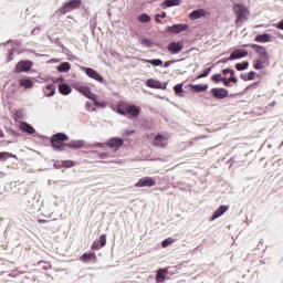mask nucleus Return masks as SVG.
Here are the masks:
<instances>
[{"instance_id":"nucleus-40","label":"nucleus","mask_w":283,"mask_h":283,"mask_svg":"<svg viewBox=\"0 0 283 283\" xmlns=\"http://www.w3.org/2000/svg\"><path fill=\"white\" fill-rule=\"evenodd\" d=\"M98 242H99L101 247H105V244H106V238H105V234H102V235L99 237Z\"/></svg>"},{"instance_id":"nucleus-43","label":"nucleus","mask_w":283,"mask_h":283,"mask_svg":"<svg viewBox=\"0 0 283 283\" xmlns=\"http://www.w3.org/2000/svg\"><path fill=\"white\" fill-rule=\"evenodd\" d=\"M86 109H87V112H96V108L92 107V103H90V102L86 103Z\"/></svg>"},{"instance_id":"nucleus-7","label":"nucleus","mask_w":283,"mask_h":283,"mask_svg":"<svg viewBox=\"0 0 283 283\" xmlns=\"http://www.w3.org/2000/svg\"><path fill=\"white\" fill-rule=\"evenodd\" d=\"M135 187H156V179H154L153 177H144L135 184Z\"/></svg>"},{"instance_id":"nucleus-53","label":"nucleus","mask_w":283,"mask_h":283,"mask_svg":"<svg viewBox=\"0 0 283 283\" xmlns=\"http://www.w3.org/2000/svg\"><path fill=\"white\" fill-rule=\"evenodd\" d=\"M249 75H247V74H241V78L243 80V81H249V77H248Z\"/></svg>"},{"instance_id":"nucleus-52","label":"nucleus","mask_w":283,"mask_h":283,"mask_svg":"<svg viewBox=\"0 0 283 283\" xmlns=\"http://www.w3.org/2000/svg\"><path fill=\"white\" fill-rule=\"evenodd\" d=\"M276 28H277L279 30H283V20L277 23Z\"/></svg>"},{"instance_id":"nucleus-34","label":"nucleus","mask_w":283,"mask_h":283,"mask_svg":"<svg viewBox=\"0 0 283 283\" xmlns=\"http://www.w3.org/2000/svg\"><path fill=\"white\" fill-rule=\"evenodd\" d=\"M76 165V161L74 160H63L62 167H65V169H69L70 167H74Z\"/></svg>"},{"instance_id":"nucleus-42","label":"nucleus","mask_w":283,"mask_h":283,"mask_svg":"<svg viewBox=\"0 0 283 283\" xmlns=\"http://www.w3.org/2000/svg\"><path fill=\"white\" fill-rule=\"evenodd\" d=\"M221 81H222L223 85H226V87H231L230 80H228L227 77H222Z\"/></svg>"},{"instance_id":"nucleus-21","label":"nucleus","mask_w":283,"mask_h":283,"mask_svg":"<svg viewBox=\"0 0 283 283\" xmlns=\"http://www.w3.org/2000/svg\"><path fill=\"white\" fill-rule=\"evenodd\" d=\"M19 85L25 90H31V87H34V82H32L30 78H21L19 80Z\"/></svg>"},{"instance_id":"nucleus-55","label":"nucleus","mask_w":283,"mask_h":283,"mask_svg":"<svg viewBox=\"0 0 283 283\" xmlns=\"http://www.w3.org/2000/svg\"><path fill=\"white\" fill-rule=\"evenodd\" d=\"M228 61H232V60H230L229 57H226L221 60V63H228Z\"/></svg>"},{"instance_id":"nucleus-26","label":"nucleus","mask_w":283,"mask_h":283,"mask_svg":"<svg viewBox=\"0 0 283 283\" xmlns=\"http://www.w3.org/2000/svg\"><path fill=\"white\" fill-rule=\"evenodd\" d=\"M90 260H96V254L92 253V252H88V253H84L82 255V261L83 262H90Z\"/></svg>"},{"instance_id":"nucleus-10","label":"nucleus","mask_w":283,"mask_h":283,"mask_svg":"<svg viewBox=\"0 0 283 283\" xmlns=\"http://www.w3.org/2000/svg\"><path fill=\"white\" fill-rule=\"evenodd\" d=\"M106 146L109 147V149H113V151H118V148L123 147V139L118 137H114L108 140Z\"/></svg>"},{"instance_id":"nucleus-1","label":"nucleus","mask_w":283,"mask_h":283,"mask_svg":"<svg viewBox=\"0 0 283 283\" xmlns=\"http://www.w3.org/2000/svg\"><path fill=\"white\" fill-rule=\"evenodd\" d=\"M66 140H70V137H67L65 133H57L53 135L51 145L55 151H65V149H67V144H65Z\"/></svg>"},{"instance_id":"nucleus-29","label":"nucleus","mask_w":283,"mask_h":283,"mask_svg":"<svg viewBox=\"0 0 283 283\" xmlns=\"http://www.w3.org/2000/svg\"><path fill=\"white\" fill-rule=\"evenodd\" d=\"M70 62H63L61 65L57 66L59 72H70Z\"/></svg>"},{"instance_id":"nucleus-12","label":"nucleus","mask_w":283,"mask_h":283,"mask_svg":"<svg viewBox=\"0 0 283 283\" xmlns=\"http://www.w3.org/2000/svg\"><path fill=\"white\" fill-rule=\"evenodd\" d=\"M32 67V61H21L17 64V72H30Z\"/></svg>"},{"instance_id":"nucleus-5","label":"nucleus","mask_w":283,"mask_h":283,"mask_svg":"<svg viewBox=\"0 0 283 283\" xmlns=\"http://www.w3.org/2000/svg\"><path fill=\"white\" fill-rule=\"evenodd\" d=\"M266 65H269V54L265 52L254 62V70H264Z\"/></svg>"},{"instance_id":"nucleus-45","label":"nucleus","mask_w":283,"mask_h":283,"mask_svg":"<svg viewBox=\"0 0 283 283\" xmlns=\"http://www.w3.org/2000/svg\"><path fill=\"white\" fill-rule=\"evenodd\" d=\"M253 78H255V72L251 71V72L248 74V81H253Z\"/></svg>"},{"instance_id":"nucleus-15","label":"nucleus","mask_w":283,"mask_h":283,"mask_svg":"<svg viewBox=\"0 0 283 283\" xmlns=\"http://www.w3.org/2000/svg\"><path fill=\"white\" fill-rule=\"evenodd\" d=\"M206 14H207V11H205V9H198V10L192 11L189 14V19L191 21H197V19H201V17H205Z\"/></svg>"},{"instance_id":"nucleus-51","label":"nucleus","mask_w":283,"mask_h":283,"mask_svg":"<svg viewBox=\"0 0 283 283\" xmlns=\"http://www.w3.org/2000/svg\"><path fill=\"white\" fill-rule=\"evenodd\" d=\"M155 21H156L157 23H163V21H160V14H157V15L155 17Z\"/></svg>"},{"instance_id":"nucleus-44","label":"nucleus","mask_w":283,"mask_h":283,"mask_svg":"<svg viewBox=\"0 0 283 283\" xmlns=\"http://www.w3.org/2000/svg\"><path fill=\"white\" fill-rule=\"evenodd\" d=\"M92 249H103V247H101L99 241H94L92 244Z\"/></svg>"},{"instance_id":"nucleus-4","label":"nucleus","mask_w":283,"mask_h":283,"mask_svg":"<svg viewBox=\"0 0 283 283\" xmlns=\"http://www.w3.org/2000/svg\"><path fill=\"white\" fill-rule=\"evenodd\" d=\"M75 90L83 94L86 98H90L91 101H96V94L92 93L90 87L83 85V84H76Z\"/></svg>"},{"instance_id":"nucleus-48","label":"nucleus","mask_w":283,"mask_h":283,"mask_svg":"<svg viewBox=\"0 0 283 283\" xmlns=\"http://www.w3.org/2000/svg\"><path fill=\"white\" fill-rule=\"evenodd\" d=\"M117 112L118 114H120L122 116H125L127 114V111H123V108H120V106L117 107Z\"/></svg>"},{"instance_id":"nucleus-13","label":"nucleus","mask_w":283,"mask_h":283,"mask_svg":"<svg viewBox=\"0 0 283 283\" xmlns=\"http://www.w3.org/2000/svg\"><path fill=\"white\" fill-rule=\"evenodd\" d=\"M229 211V206H220L211 217V220H218V218L224 216Z\"/></svg>"},{"instance_id":"nucleus-2","label":"nucleus","mask_w":283,"mask_h":283,"mask_svg":"<svg viewBox=\"0 0 283 283\" xmlns=\"http://www.w3.org/2000/svg\"><path fill=\"white\" fill-rule=\"evenodd\" d=\"M233 10L237 15V24L240 23V21H247L249 9L244 4L237 3L234 4Z\"/></svg>"},{"instance_id":"nucleus-17","label":"nucleus","mask_w":283,"mask_h":283,"mask_svg":"<svg viewBox=\"0 0 283 283\" xmlns=\"http://www.w3.org/2000/svg\"><path fill=\"white\" fill-rule=\"evenodd\" d=\"M146 85L153 90H163V83L158 80L149 78L147 80Z\"/></svg>"},{"instance_id":"nucleus-32","label":"nucleus","mask_w":283,"mask_h":283,"mask_svg":"<svg viewBox=\"0 0 283 283\" xmlns=\"http://www.w3.org/2000/svg\"><path fill=\"white\" fill-rule=\"evenodd\" d=\"M8 158H17V156L12 155L11 153H0V160L4 163Z\"/></svg>"},{"instance_id":"nucleus-59","label":"nucleus","mask_w":283,"mask_h":283,"mask_svg":"<svg viewBox=\"0 0 283 283\" xmlns=\"http://www.w3.org/2000/svg\"><path fill=\"white\" fill-rule=\"evenodd\" d=\"M126 134H129V135L134 134V130L126 132Z\"/></svg>"},{"instance_id":"nucleus-31","label":"nucleus","mask_w":283,"mask_h":283,"mask_svg":"<svg viewBox=\"0 0 283 283\" xmlns=\"http://www.w3.org/2000/svg\"><path fill=\"white\" fill-rule=\"evenodd\" d=\"M145 63H150V65H154V67H159L163 65V60L157 59V60H144Z\"/></svg>"},{"instance_id":"nucleus-18","label":"nucleus","mask_w":283,"mask_h":283,"mask_svg":"<svg viewBox=\"0 0 283 283\" xmlns=\"http://www.w3.org/2000/svg\"><path fill=\"white\" fill-rule=\"evenodd\" d=\"M126 112L133 116L134 118H136L138 116V114H140V107L136 106V105H127L126 106Z\"/></svg>"},{"instance_id":"nucleus-20","label":"nucleus","mask_w":283,"mask_h":283,"mask_svg":"<svg viewBox=\"0 0 283 283\" xmlns=\"http://www.w3.org/2000/svg\"><path fill=\"white\" fill-rule=\"evenodd\" d=\"M21 132H25L27 134H34V132H36L34 129V127H32V125L25 123V122H21L19 125Z\"/></svg>"},{"instance_id":"nucleus-57","label":"nucleus","mask_w":283,"mask_h":283,"mask_svg":"<svg viewBox=\"0 0 283 283\" xmlns=\"http://www.w3.org/2000/svg\"><path fill=\"white\" fill-rule=\"evenodd\" d=\"M170 62H165L164 67H169Z\"/></svg>"},{"instance_id":"nucleus-56","label":"nucleus","mask_w":283,"mask_h":283,"mask_svg":"<svg viewBox=\"0 0 283 283\" xmlns=\"http://www.w3.org/2000/svg\"><path fill=\"white\" fill-rule=\"evenodd\" d=\"M95 147H105V145L101 144V143H97V144H95Z\"/></svg>"},{"instance_id":"nucleus-54","label":"nucleus","mask_w":283,"mask_h":283,"mask_svg":"<svg viewBox=\"0 0 283 283\" xmlns=\"http://www.w3.org/2000/svg\"><path fill=\"white\" fill-rule=\"evenodd\" d=\"M167 17L166 12H163L161 14H159V19H165Z\"/></svg>"},{"instance_id":"nucleus-46","label":"nucleus","mask_w":283,"mask_h":283,"mask_svg":"<svg viewBox=\"0 0 283 283\" xmlns=\"http://www.w3.org/2000/svg\"><path fill=\"white\" fill-rule=\"evenodd\" d=\"M229 81H230L231 83H238V78L235 77V74H230Z\"/></svg>"},{"instance_id":"nucleus-27","label":"nucleus","mask_w":283,"mask_h":283,"mask_svg":"<svg viewBox=\"0 0 283 283\" xmlns=\"http://www.w3.org/2000/svg\"><path fill=\"white\" fill-rule=\"evenodd\" d=\"M55 90H54V85H46L45 90H44V94L48 97L54 96Z\"/></svg>"},{"instance_id":"nucleus-23","label":"nucleus","mask_w":283,"mask_h":283,"mask_svg":"<svg viewBox=\"0 0 283 283\" xmlns=\"http://www.w3.org/2000/svg\"><path fill=\"white\" fill-rule=\"evenodd\" d=\"M191 92H196L197 94H199L200 92H207V90H209L208 85H191Z\"/></svg>"},{"instance_id":"nucleus-8","label":"nucleus","mask_w":283,"mask_h":283,"mask_svg":"<svg viewBox=\"0 0 283 283\" xmlns=\"http://www.w3.org/2000/svg\"><path fill=\"white\" fill-rule=\"evenodd\" d=\"M83 72L88 76V78H93L94 81H97L98 83H103V77L98 72H96L94 69L91 67H83Z\"/></svg>"},{"instance_id":"nucleus-50","label":"nucleus","mask_w":283,"mask_h":283,"mask_svg":"<svg viewBox=\"0 0 283 283\" xmlns=\"http://www.w3.org/2000/svg\"><path fill=\"white\" fill-rule=\"evenodd\" d=\"M107 156H108L107 153L99 154V158H102V160H105V158H107Z\"/></svg>"},{"instance_id":"nucleus-35","label":"nucleus","mask_w":283,"mask_h":283,"mask_svg":"<svg viewBox=\"0 0 283 283\" xmlns=\"http://www.w3.org/2000/svg\"><path fill=\"white\" fill-rule=\"evenodd\" d=\"M156 281L157 282H165V271L164 270H159L157 275H156Z\"/></svg>"},{"instance_id":"nucleus-36","label":"nucleus","mask_w":283,"mask_h":283,"mask_svg":"<svg viewBox=\"0 0 283 283\" xmlns=\"http://www.w3.org/2000/svg\"><path fill=\"white\" fill-rule=\"evenodd\" d=\"M174 242H175L174 239L168 238V239H166V240L163 241L161 247H163L164 249H167V247H169V244H174Z\"/></svg>"},{"instance_id":"nucleus-3","label":"nucleus","mask_w":283,"mask_h":283,"mask_svg":"<svg viewBox=\"0 0 283 283\" xmlns=\"http://www.w3.org/2000/svg\"><path fill=\"white\" fill-rule=\"evenodd\" d=\"M76 8H81V0H69L60 9V12H62V14H67V12H72V10H76Z\"/></svg>"},{"instance_id":"nucleus-22","label":"nucleus","mask_w":283,"mask_h":283,"mask_svg":"<svg viewBox=\"0 0 283 283\" xmlns=\"http://www.w3.org/2000/svg\"><path fill=\"white\" fill-rule=\"evenodd\" d=\"M254 41H256V43H269V41H271V34H259L255 36Z\"/></svg>"},{"instance_id":"nucleus-37","label":"nucleus","mask_w":283,"mask_h":283,"mask_svg":"<svg viewBox=\"0 0 283 283\" xmlns=\"http://www.w3.org/2000/svg\"><path fill=\"white\" fill-rule=\"evenodd\" d=\"M139 43H142L145 48H151V40L149 39L144 38L139 41Z\"/></svg>"},{"instance_id":"nucleus-41","label":"nucleus","mask_w":283,"mask_h":283,"mask_svg":"<svg viewBox=\"0 0 283 283\" xmlns=\"http://www.w3.org/2000/svg\"><path fill=\"white\" fill-rule=\"evenodd\" d=\"M212 81H214V83H220V81H222V77L220 76V74H214L212 75Z\"/></svg>"},{"instance_id":"nucleus-38","label":"nucleus","mask_w":283,"mask_h":283,"mask_svg":"<svg viewBox=\"0 0 283 283\" xmlns=\"http://www.w3.org/2000/svg\"><path fill=\"white\" fill-rule=\"evenodd\" d=\"M210 73H211V67H208L201 74L198 75V78H205Z\"/></svg>"},{"instance_id":"nucleus-6","label":"nucleus","mask_w":283,"mask_h":283,"mask_svg":"<svg viewBox=\"0 0 283 283\" xmlns=\"http://www.w3.org/2000/svg\"><path fill=\"white\" fill-rule=\"evenodd\" d=\"M187 30H189V24H174L167 27V32L170 34H180V32H187Z\"/></svg>"},{"instance_id":"nucleus-11","label":"nucleus","mask_w":283,"mask_h":283,"mask_svg":"<svg viewBox=\"0 0 283 283\" xmlns=\"http://www.w3.org/2000/svg\"><path fill=\"white\" fill-rule=\"evenodd\" d=\"M214 98H218L219 101H222L223 98H227L229 96V91L226 88H212L211 91Z\"/></svg>"},{"instance_id":"nucleus-49","label":"nucleus","mask_w":283,"mask_h":283,"mask_svg":"<svg viewBox=\"0 0 283 283\" xmlns=\"http://www.w3.org/2000/svg\"><path fill=\"white\" fill-rule=\"evenodd\" d=\"M222 72H223V74H235V72L231 69H226Z\"/></svg>"},{"instance_id":"nucleus-25","label":"nucleus","mask_w":283,"mask_h":283,"mask_svg":"<svg viewBox=\"0 0 283 283\" xmlns=\"http://www.w3.org/2000/svg\"><path fill=\"white\" fill-rule=\"evenodd\" d=\"M250 48L252 50H254V52H256V54H265L266 53V49L264 46H260L258 44H251Z\"/></svg>"},{"instance_id":"nucleus-47","label":"nucleus","mask_w":283,"mask_h":283,"mask_svg":"<svg viewBox=\"0 0 283 283\" xmlns=\"http://www.w3.org/2000/svg\"><path fill=\"white\" fill-rule=\"evenodd\" d=\"M94 101H95L94 102L95 107H105V103H101V102H98L96 99H94Z\"/></svg>"},{"instance_id":"nucleus-30","label":"nucleus","mask_w":283,"mask_h":283,"mask_svg":"<svg viewBox=\"0 0 283 283\" xmlns=\"http://www.w3.org/2000/svg\"><path fill=\"white\" fill-rule=\"evenodd\" d=\"M138 21H140V23H149V21H151V18L149 17V14L142 13L138 15Z\"/></svg>"},{"instance_id":"nucleus-60","label":"nucleus","mask_w":283,"mask_h":283,"mask_svg":"<svg viewBox=\"0 0 283 283\" xmlns=\"http://www.w3.org/2000/svg\"><path fill=\"white\" fill-rule=\"evenodd\" d=\"M39 222L41 223V222H45V220H39Z\"/></svg>"},{"instance_id":"nucleus-24","label":"nucleus","mask_w":283,"mask_h":283,"mask_svg":"<svg viewBox=\"0 0 283 283\" xmlns=\"http://www.w3.org/2000/svg\"><path fill=\"white\" fill-rule=\"evenodd\" d=\"M60 93L63 94V96H67L69 94H72V87L67 84H61L59 86Z\"/></svg>"},{"instance_id":"nucleus-28","label":"nucleus","mask_w":283,"mask_h":283,"mask_svg":"<svg viewBox=\"0 0 283 283\" xmlns=\"http://www.w3.org/2000/svg\"><path fill=\"white\" fill-rule=\"evenodd\" d=\"M164 6L166 8H174V6H180V0H166Z\"/></svg>"},{"instance_id":"nucleus-58","label":"nucleus","mask_w":283,"mask_h":283,"mask_svg":"<svg viewBox=\"0 0 283 283\" xmlns=\"http://www.w3.org/2000/svg\"><path fill=\"white\" fill-rule=\"evenodd\" d=\"M0 138H3V132L0 130Z\"/></svg>"},{"instance_id":"nucleus-14","label":"nucleus","mask_w":283,"mask_h":283,"mask_svg":"<svg viewBox=\"0 0 283 283\" xmlns=\"http://www.w3.org/2000/svg\"><path fill=\"white\" fill-rule=\"evenodd\" d=\"M168 51L172 54H179V52H182V44L180 42H171L168 45Z\"/></svg>"},{"instance_id":"nucleus-16","label":"nucleus","mask_w":283,"mask_h":283,"mask_svg":"<svg viewBox=\"0 0 283 283\" xmlns=\"http://www.w3.org/2000/svg\"><path fill=\"white\" fill-rule=\"evenodd\" d=\"M153 145L155 147H166V145H167V137H165L163 135H157L155 137V140H154Z\"/></svg>"},{"instance_id":"nucleus-9","label":"nucleus","mask_w":283,"mask_h":283,"mask_svg":"<svg viewBox=\"0 0 283 283\" xmlns=\"http://www.w3.org/2000/svg\"><path fill=\"white\" fill-rule=\"evenodd\" d=\"M244 56H249V52L244 49H237L231 53V55L229 56V60L235 61L238 59H244Z\"/></svg>"},{"instance_id":"nucleus-39","label":"nucleus","mask_w":283,"mask_h":283,"mask_svg":"<svg viewBox=\"0 0 283 283\" xmlns=\"http://www.w3.org/2000/svg\"><path fill=\"white\" fill-rule=\"evenodd\" d=\"M181 92H182V84H177V85L175 86V93L178 94V95H180Z\"/></svg>"},{"instance_id":"nucleus-19","label":"nucleus","mask_w":283,"mask_h":283,"mask_svg":"<svg viewBox=\"0 0 283 283\" xmlns=\"http://www.w3.org/2000/svg\"><path fill=\"white\" fill-rule=\"evenodd\" d=\"M85 146V142L83 140H72L66 144V149H81V147Z\"/></svg>"},{"instance_id":"nucleus-33","label":"nucleus","mask_w":283,"mask_h":283,"mask_svg":"<svg viewBox=\"0 0 283 283\" xmlns=\"http://www.w3.org/2000/svg\"><path fill=\"white\" fill-rule=\"evenodd\" d=\"M247 67H249V62H242V63H237L235 64V69L239 72H242V70H247Z\"/></svg>"}]
</instances>
